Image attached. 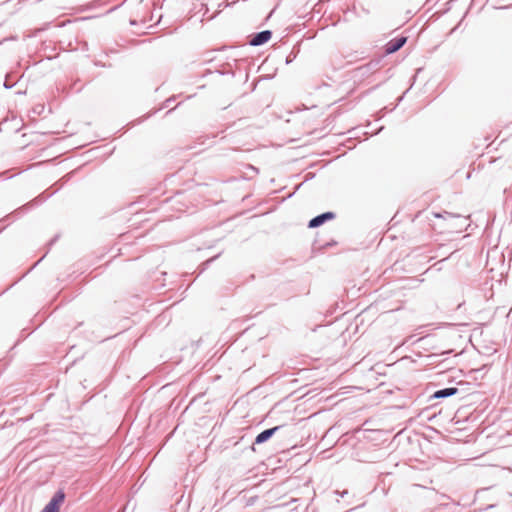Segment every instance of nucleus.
<instances>
[{
	"label": "nucleus",
	"instance_id": "f257e3e1",
	"mask_svg": "<svg viewBox=\"0 0 512 512\" xmlns=\"http://www.w3.org/2000/svg\"><path fill=\"white\" fill-rule=\"evenodd\" d=\"M65 497L64 490L58 489L40 512H60V507L64 503Z\"/></svg>",
	"mask_w": 512,
	"mask_h": 512
},
{
	"label": "nucleus",
	"instance_id": "f03ea898",
	"mask_svg": "<svg viewBox=\"0 0 512 512\" xmlns=\"http://www.w3.org/2000/svg\"><path fill=\"white\" fill-rule=\"evenodd\" d=\"M336 217L335 213L334 212H331V211H327V212H324L322 214H319L315 217H313L309 223H308V227L309 228H317V227H320L321 225H323L325 222L329 221V220H332Z\"/></svg>",
	"mask_w": 512,
	"mask_h": 512
},
{
	"label": "nucleus",
	"instance_id": "7ed1b4c3",
	"mask_svg": "<svg viewBox=\"0 0 512 512\" xmlns=\"http://www.w3.org/2000/svg\"><path fill=\"white\" fill-rule=\"evenodd\" d=\"M272 37V32L270 30H263L261 32L255 33L252 35L249 40V44L251 46H260L268 42Z\"/></svg>",
	"mask_w": 512,
	"mask_h": 512
},
{
	"label": "nucleus",
	"instance_id": "20e7f679",
	"mask_svg": "<svg viewBox=\"0 0 512 512\" xmlns=\"http://www.w3.org/2000/svg\"><path fill=\"white\" fill-rule=\"evenodd\" d=\"M406 41H407V38L404 36H400V37L390 40L385 45V53L393 54V53L397 52L405 45Z\"/></svg>",
	"mask_w": 512,
	"mask_h": 512
},
{
	"label": "nucleus",
	"instance_id": "39448f33",
	"mask_svg": "<svg viewBox=\"0 0 512 512\" xmlns=\"http://www.w3.org/2000/svg\"><path fill=\"white\" fill-rule=\"evenodd\" d=\"M281 426H275L269 429H266L262 432H260L254 441V444H262L268 441L279 429Z\"/></svg>",
	"mask_w": 512,
	"mask_h": 512
},
{
	"label": "nucleus",
	"instance_id": "423d86ee",
	"mask_svg": "<svg viewBox=\"0 0 512 512\" xmlns=\"http://www.w3.org/2000/svg\"><path fill=\"white\" fill-rule=\"evenodd\" d=\"M458 393V388L456 387H447L443 389H439L433 393L431 398L433 399H444L456 395Z\"/></svg>",
	"mask_w": 512,
	"mask_h": 512
},
{
	"label": "nucleus",
	"instance_id": "0eeeda50",
	"mask_svg": "<svg viewBox=\"0 0 512 512\" xmlns=\"http://www.w3.org/2000/svg\"><path fill=\"white\" fill-rule=\"evenodd\" d=\"M434 216L437 218H443L444 220H455L459 218V216L447 211H444L443 213H434Z\"/></svg>",
	"mask_w": 512,
	"mask_h": 512
},
{
	"label": "nucleus",
	"instance_id": "6e6552de",
	"mask_svg": "<svg viewBox=\"0 0 512 512\" xmlns=\"http://www.w3.org/2000/svg\"><path fill=\"white\" fill-rule=\"evenodd\" d=\"M44 194H45V193H43L42 195L38 196V197L34 200V202H35L36 204H38V203H42V202H44L47 198H49L53 193H50V194H47V195H44Z\"/></svg>",
	"mask_w": 512,
	"mask_h": 512
},
{
	"label": "nucleus",
	"instance_id": "1a4fd4ad",
	"mask_svg": "<svg viewBox=\"0 0 512 512\" xmlns=\"http://www.w3.org/2000/svg\"><path fill=\"white\" fill-rule=\"evenodd\" d=\"M217 257H218V255H217V256H215V257H212V258L208 259L207 261H205V262L202 264V266H203L202 271H203L204 269H206V268L209 266V264H210V263H212V262H213Z\"/></svg>",
	"mask_w": 512,
	"mask_h": 512
},
{
	"label": "nucleus",
	"instance_id": "9d476101",
	"mask_svg": "<svg viewBox=\"0 0 512 512\" xmlns=\"http://www.w3.org/2000/svg\"><path fill=\"white\" fill-rule=\"evenodd\" d=\"M44 110V106L43 105H38L37 107L34 108V112L37 113V114H41Z\"/></svg>",
	"mask_w": 512,
	"mask_h": 512
},
{
	"label": "nucleus",
	"instance_id": "9b49d317",
	"mask_svg": "<svg viewBox=\"0 0 512 512\" xmlns=\"http://www.w3.org/2000/svg\"><path fill=\"white\" fill-rule=\"evenodd\" d=\"M172 101H174V97H172V98H168V99L165 101V107H168V106H169V104H170Z\"/></svg>",
	"mask_w": 512,
	"mask_h": 512
},
{
	"label": "nucleus",
	"instance_id": "f8f14e48",
	"mask_svg": "<svg viewBox=\"0 0 512 512\" xmlns=\"http://www.w3.org/2000/svg\"><path fill=\"white\" fill-rule=\"evenodd\" d=\"M291 61H292V59H291V58H289V57L286 59V63H287V64H289Z\"/></svg>",
	"mask_w": 512,
	"mask_h": 512
},
{
	"label": "nucleus",
	"instance_id": "ddd939ff",
	"mask_svg": "<svg viewBox=\"0 0 512 512\" xmlns=\"http://www.w3.org/2000/svg\"><path fill=\"white\" fill-rule=\"evenodd\" d=\"M5 88H11V86L7 85V83H4Z\"/></svg>",
	"mask_w": 512,
	"mask_h": 512
}]
</instances>
